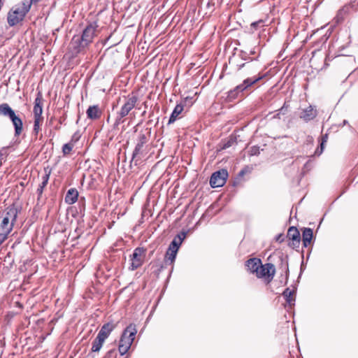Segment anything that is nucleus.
<instances>
[{"instance_id": "nucleus-1", "label": "nucleus", "mask_w": 358, "mask_h": 358, "mask_svg": "<svg viewBox=\"0 0 358 358\" xmlns=\"http://www.w3.org/2000/svg\"><path fill=\"white\" fill-rule=\"evenodd\" d=\"M97 25L96 23H91L83 30L80 38L74 36L71 41V45L76 52L88 46L93 41L96 35Z\"/></svg>"}, {"instance_id": "nucleus-2", "label": "nucleus", "mask_w": 358, "mask_h": 358, "mask_svg": "<svg viewBox=\"0 0 358 358\" xmlns=\"http://www.w3.org/2000/svg\"><path fill=\"white\" fill-rule=\"evenodd\" d=\"M17 217V210L15 207L7 208L6 213L0 222V245L7 239L12 231Z\"/></svg>"}, {"instance_id": "nucleus-3", "label": "nucleus", "mask_w": 358, "mask_h": 358, "mask_svg": "<svg viewBox=\"0 0 358 358\" xmlns=\"http://www.w3.org/2000/svg\"><path fill=\"white\" fill-rule=\"evenodd\" d=\"M33 3L30 0H24L13 6L8 13L7 21L10 27H13L22 21L29 11Z\"/></svg>"}, {"instance_id": "nucleus-4", "label": "nucleus", "mask_w": 358, "mask_h": 358, "mask_svg": "<svg viewBox=\"0 0 358 358\" xmlns=\"http://www.w3.org/2000/svg\"><path fill=\"white\" fill-rule=\"evenodd\" d=\"M136 333V327L134 324H130L123 331L118 346V350L121 355H124L128 352L135 338Z\"/></svg>"}, {"instance_id": "nucleus-5", "label": "nucleus", "mask_w": 358, "mask_h": 358, "mask_svg": "<svg viewBox=\"0 0 358 358\" xmlns=\"http://www.w3.org/2000/svg\"><path fill=\"white\" fill-rule=\"evenodd\" d=\"M138 102V97L131 94L127 96L123 97L122 103L119 109V110L117 112V117L115 119V125L120 124L123 121L122 120V118L125 117L126 116L129 115L131 110L135 108L136 105Z\"/></svg>"}, {"instance_id": "nucleus-6", "label": "nucleus", "mask_w": 358, "mask_h": 358, "mask_svg": "<svg viewBox=\"0 0 358 358\" xmlns=\"http://www.w3.org/2000/svg\"><path fill=\"white\" fill-rule=\"evenodd\" d=\"M0 115L8 117L12 122L15 129V136H20L23 130V123L12 108L6 103L0 104Z\"/></svg>"}, {"instance_id": "nucleus-7", "label": "nucleus", "mask_w": 358, "mask_h": 358, "mask_svg": "<svg viewBox=\"0 0 358 358\" xmlns=\"http://www.w3.org/2000/svg\"><path fill=\"white\" fill-rule=\"evenodd\" d=\"M263 77L258 76L257 78H248L243 80V83L237 85L234 90L228 92V99L230 100L236 99L240 92H243L249 87L257 83Z\"/></svg>"}, {"instance_id": "nucleus-8", "label": "nucleus", "mask_w": 358, "mask_h": 358, "mask_svg": "<svg viewBox=\"0 0 358 358\" xmlns=\"http://www.w3.org/2000/svg\"><path fill=\"white\" fill-rule=\"evenodd\" d=\"M146 250L143 248H136L130 256L131 265L129 269L134 271L141 266L144 262Z\"/></svg>"}, {"instance_id": "nucleus-9", "label": "nucleus", "mask_w": 358, "mask_h": 358, "mask_svg": "<svg viewBox=\"0 0 358 358\" xmlns=\"http://www.w3.org/2000/svg\"><path fill=\"white\" fill-rule=\"evenodd\" d=\"M148 137L146 134L140 132L137 138V143L132 155V161H135V164H137L138 161L141 159L143 152V145L148 142Z\"/></svg>"}, {"instance_id": "nucleus-10", "label": "nucleus", "mask_w": 358, "mask_h": 358, "mask_svg": "<svg viewBox=\"0 0 358 358\" xmlns=\"http://www.w3.org/2000/svg\"><path fill=\"white\" fill-rule=\"evenodd\" d=\"M275 273V268L273 264H261L259 271L257 274V277L259 278H264L265 280L268 283L273 280Z\"/></svg>"}, {"instance_id": "nucleus-11", "label": "nucleus", "mask_w": 358, "mask_h": 358, "mask_svg": "<svg viewBox=\"0 0 358 358\" xmlns=\"http://www.w3.org/2000/svg\"><path fill=\"white\" fill-rule=\"evenodd\" d=\"M228 177L227 170L222 169L213 173L210 179V185L212 187H219L223 186Z\"/></svg>"}, {"instance_id": "nucleus-12", "label": "nucleus", "mask_w": 358, "mask_h": 358, "mask_svg": "<svg viewBox=\"0 0 358 358\" xmlns=\"http://www.w3.org/2000/svg\"><path fill=\"white\" fill-rule=\"evenodd\" d=\"M33 108L34 119H43V96L41 92H38L34 100Z\"/></svg>"}, {"instance_id": "nucleus-13", "label": "nucleus", "mask_w": 358, "mask_h": 358, "mask_svg": "<svg viewBox=\"0 0 358 358\" xmlns=\"http://www.w3.org/2000/svg\"><path fill=\"white\" fill-rule=\"evenodd\" d=\"M317 115V110L313 106H309L301 110L299 117L305 122H308L313 120Z\"/></svg>"}, {"instance_id": "nucleus-14", "label": "nucleus", "mask_w": 358, "mask_h": 358, "mask_svg": "<svg viewBox=\"0 0 358 358\" xmlns=\"http://www.w3.org/2000/svg\"><path fill=\"white\" fill-rule=\"evenodd\" d=\"M115 327L116 324L113 322H108L104 324L99 331L97 336L103 340H106L109 336L112 331L115 328Z\"/></svg>"}, {"instance_id": "nucleus-15", "label": "nucleus", "mask_w": 358, "mask_h": 358, "mask_svg": "<svg viewBox=\"0 0 358 358\" xmlns=\"http://www.w3.org/2000/svg\"><path fill=\"white\" fill-rule=\"evenodd\" d=\"M261 264L262 262L260 259L252 258L246 262L245 266L248 268V271L257 275V272L259 271Z\"/></svg>"}, {"instance_id": "nucleus-16", "label": "nucleus", "mask_w": 358, "mask_h": 358, "mask_svg": "<svg viewBox=\"0 0 358 358\" xmlns=\"http://www.w3.org/2000/svg\"><path fill=\"white\" fill-rule=\"evenodd\" d=\"M185 238V234L182 233L178 234L169 245L168 250L178 252L180 245H181L183 239Z\"/></svg>"}, {"instance_id": "nucleus-17", "label": "nucleus", "mask_w": 358, "mask_h": 358, "mask_svg": "<svg viewBox=\"0 0 358 358\" xmlns=\"http://www.w3.org/2000/svg\"><path fill=\"white\" fill-rule=\"evenodd\" d=\"M87 116L91 120L99 119L101 115V110L98 105L91 106L87 110Z\"/></svg>"}, {"instance_id": "nucleus-18", "label": "nucleus", "mask_w": 358, "mask_h": 358, "mask_svg": "<svg viewBox=\"0 0 358 358\" xmlns=\"http://www.w3.org/2000/svg\"><path fill=\"white\" fill-rule=\"evenodd\" d=\"M287 237L289 239L292 240L293 241V245L297 244L299 245L300 243V233L299 230L294 227H291L289 228L287 231Z\"/></svg>"}, {"instance_id": "nucleus-19", "label": "nucleus", "mask_w": 358, "mask_h": 358, "mask_svg": "<svg viewBox=\"0 0 358 358\" xmlns=\"http://www.w3.org/2000/svg\"><path fill=\"white\" fill-rule=\"evenodd\" d=\"M78 196V192L75 188L69 189L65 196V201L69 204H73L76 202Z\"/></svg>"}, {"instance_id": "nucleus-20", "label": "nucleus", "mask_w": 358, "mask_h": 358, "mask_svg": "<svg viewBox=\"0 0 358 358\" xmlns=\"http://www.w3.org/2000/svg\"><path fill=\"white\" fill-rule=\"evenodd\" d=\"M183 109H184V106L182 103H178L176 106V107L174 108V109L169 117V124L173 123L176 120L178 117L182 112Z\"/></svg>"}, {"instance_id": "nucleus-21", "label": "nucleus", "mask_w": 358, "mask_h": 358, "mask_svg": "<svg viewBox=\"0 0 358 358\" xmlns=\"http://www.w3.org/2000/svg\"><path fill=\"white\" fill-rule=\"evenodd\" d=\"M313 238V230L310 228H305L302 234V241L304 247L310 245Z\"/></svg>"}, {"instance_id": "nucleus-22", "label": "nucleus", "mask_w": 358, "mask_h": 358, "mask_svg": "<svg viewBox=\"0 0 358 358\" xmlns=\"http://www.w3.org/2000/svg\"><path fill=\"white\" fill-rule=\"evenodd\" d=\"M294 294V291L291 290L289 288L285 289L282 293L287 303H288L289 306H292L295 300L293 296Z\"/></svg>"}, {"instance_id": "nucleus-23", "label": "nucleus", "mask_w": 358, "mask_h": 358, "mask_svg": "<svg viewBox=\"0 0 358 358\" xmlns=\"http://www.w3.org/2000/svg\"><path fill=\"white\" fill-rule=\"evenodd\" d=\"M104 341L105 340L96 336V338L92 342V351L94 352H99V350L102 348Z\"/></svg>"}, {"instance_id": "nucleus-24", "label": "nucleus", "mask_w": 358, "mask_h": 358, "mask_svg": "<svg viewBox=\"0 0 358 358\" xmlns=\"http://www.w3.org/2000/svg\"><path fill=\"white\" fill-rule=\"evenodd\" d=\"M50 171L46 173L44 176H42V182L39 185L38 188L37 189V192L39 195H41L43 191L44 187L47 185L49 178H50Z\"/></svg>"}, {"instance_id": "nucleus-25", "label": "nucleus", "mask_w": 358, "mask_h": 358, "mask_svg": "<svg viewBox=\"0 0 358 358\" xmlns=\"http://www.w3.org/2000/svg\"><path fill=\"white\" fill-rule=\"evenodd\" d=\"M43 121V119H34L33 134L35 136L38 134Z\"/></svg>"}, {"instance_id": "nucleus-26", "label": "nucleus", "mask_w": 358, "mask_h": 358, "mask_svg": "<svg viewBox=\"0 0 358 358\" xmlns=\"http://www.w3.org/2000/svg\"><path fill=\"white\" fill-rule=\"evenodd\" d=\"M74 147V145L73 143H68L63 145L62 147V152L64 155H67L70 154L73 148Z\"/></svg>"}, {"instance_id": "nucleus-27", "label": "nucleus", "mask_w": 358, "mask_h": 358, "mask_svg": "<svg viewBox=\"0 0 358 358\" xmlns=\"http://www.w3.org/2000/svg\"><path fill=\"white\" fill-rule=\"evenodd\" d=\"M177 252L168 250L166 253V259L172 263L176 257Z\"/></svg>"}, {"instance_id": "nucleus-28", "label": "nucleus", "mask_w": 358, "mask_h": 358, "mask_svg": "<svg viewBox=\"0 0 358 358\" xmlns=\"http://www.w3.org/2000/svg\"><path fill=\"white\" fill-rule=\"evenodd\" d=\"M249 153L251 156L258 155L260 153L259 148L257 146L251 147Z\"/></svg>"}, {"instance_id": "nucleus-29", "label": "nucleus", "mask_w": 358, "mask_h": 358, "mask_svg": "<svg viewBox=\"0 0 358 358\" xmlns=\"http://www.w3.org/2000/svg\"><path fill=\"white\" fill-rule=\"evenodd\" d=\"M80 135L78 132H76L71 137V141L70 143H73V145H75V143L78 141V140L80 139Z\"/></svg>"}, {"instance_id": "nucleus-30", "label": "nucleus", "mask_w": 358, "mask_h": 358, "mask_svg": "<svg viewBox=\"0 0 358 358\" xmlns=\"http://www.w3.org/2000/svg\"><path fill=\"white\" fill-rule=\"evenodd\" d=\"M263 24H264L263 20H259V21L252 22L250 26H251V28H252L254 29H257L259 26H260V25L263 26Z\"/></svg>"}, {"instance_id": "nucleus-31", "label": "nucleus", "mask_w": 358, "mask_h": 358, "mask_svg": "<svg viewBox=\"0 0 358 358\" xmlns=\"http://www.w3.org/2000/svg\"><path fill=\"white\" fill-rule=\"evenodd\" d=\"M5 148H3L1 150H0V167L2 166L3 162H4L6 158V154L3 152Z\"/></svg>"}, {"instance_id": "nucleus-32", "label": "nucleus", "mask_w": 358, "mask_h": 358, "mask_svg": "<svg viewBox=\"0 0 358 358\" xmlns=\"http://www.w3.org/2000/svg\"><path fill=\"white\" fill-rule=\"evenodd\" d=\"M327 138H328L327 134H325L324 136H322V143L320 144V152H323L324 145L327 142Z\"/></svg>"}, {"instance_id": "nucleus-33", "label": "nucleus", "mask_w": 358, "mask_h": 358, "mask_svg": "<svg viewBox=\"0 0 358 358\" xmlns=\"http://www.w3.org/2000/svg\"><path fill=\"white\" fill-rule=\"evenodd\" d=\"M286 110H287V108H286L285 106H283L280 109V113H283V114H284V113H285V111H286Z\"/></svg>"}, {"instance_id": "nucleus-34", "label": "nucleus", "mask_w": 358, "mask_h": 358, "mask_svg": "<svg viewBox=\"0 0 358 358\" xmlns=\"http://www.w3.org/2000/svg\"><path fill=\"white\" fill-rule=\"evenodd\" d=\"M322 152H320V149H317L316 151H315V155H321Z\"/></svg>"}, {"instance_id": "nucleus-35", "label": "nucleus", "mask_w": 358, "mask_h": 358, "mask_svg": "<svg viewBox=\"0 0 358 358\" xmlns=\"http://www.w3.org/2000/svg\"><path fill=\"white\" fill-rule=\"evenodd\" d=\"M113 353V350H110L108 352V355L107 356L110 355V354Z\"/></svg>"}, {"instance_id": "nucleus-36", "label": "nucleus", "mask_w": 358, "mask_h": 358, "mask_svg": "<svg viewBox=\"0 0 358 358\" xmlns=\"http://www.w3.org/2000/svg\"><path fill=\"white\" fill-rule=\"evenodd\" d=\"M280 236H279V237L277 238V240L278 241L279 239H280Z\"/></svg>"}, {"instance_id": "nucleus-37", "label": "nucleus", "mask_w": 358, "mask_h": 358, "mask_svg": "<svg viewBox=\"0 0 358 358\" xmlns=\"http://www.w3.org/2000/svg\"><path fill=\"white\" fill-rule=\"evenodd\" d=\"M2 0H0V5H2Z\"/></svg>"}]
</instances>
